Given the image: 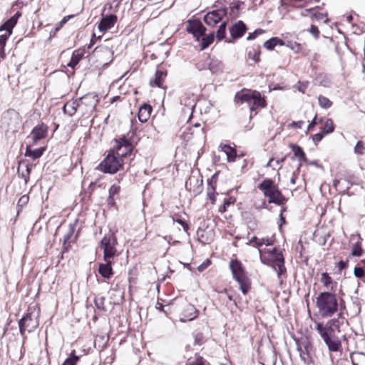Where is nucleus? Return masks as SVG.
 I'll list each match as a JSON object with an SVG mask.
<instances>
[{
    "instance_id": "obj_14",
    "label": "nucleus",
    "mask_w": 365,
    "mask_h": 365,
    "mask_svg": "<svg viewBox=\"0 0 365 365\" xmlns=\"http://www.w3.org/2000/svg\"><path fill=\"white\" fill-rule=\"evenodd\" d=\"M133 150V146L125 138H120L117 142L115 150H113L115 154L123 160V158L127 157L131 154Z\"/></svg>"
},
{
    "instance_id": "obj_3",
    "label": "nucleus",
    "mask_w": 365,
    "mask_h": 365,
    "mask_svg": "<svg viewBox=\"0 0 365 365\" xmlns=\"http://www.w3.org/2000/svg\"><path fill=\"white\" fill-rule=\"evenodd\" d=\"M235 101L241 104L246 103L251 110L266 106L264 99L262 98L260 93L256 91L242 90L236 93Z\"/></svg>"
},
{
    "instance_id": "obj_4",
    "label": "nucleus",
    "mask_w": 365,
    "mask_h": 365,
    "mask_svg": "<svg viewBox=\"0 0 365 365\" xmlns=\"http://www.w3.org/2000/svg\"><path fill=\"white\" fill-rule=\"evenodd\" d=\"M258 188L262 191L265 197H268V202L269 203L281 205L284 202V196L282 194L272 180L269 178L264 179L259 184Z\"/></svg>"
},
{
    "instance_id": "obj_23",
    "label": "nucleus",
    "mask_w": 365,
    "mask_h": 365,
    "mask_svg": "<svg viewBox=\"0 0 365 365\" xmlns=\"http://www.w3.org/2000/svg\"><path fill=\"white\" fill-rule=\"evenodd\" d=\"M166 76L167 73L165 71L157 70L154 78L150 81V85L151 86L161 87Z\"/></svg>"
},
{
    "instance_id": "obj_38",
    "label": "nucleus",
    "mask_w": 365,
    "mask_h": 365,
    "mask_svg": "<svg viewBox=\"0 0 365 365\" xmlns=\"http://www.w3.org/2000/svg\"><path fill=\"white\" fill-rule=\"evenodd\" d=\"M235 201L236 199L234 197H230L225 199L223 205L219 207V212L221 213L225 212L227 207H229L230 205L234 204Z\"/></svg>"
},
{
    "instance_id": "obj_30",
    "label": "nucleus",
    "mask_w": 365,
    "mask_h": 365,
    "mask_svg": "<svg viewBox=\"0 0 365 365\" xmlns=\"http://www.w3.org/2000/svg\"><path fill=\"white\" fill-rule=\"evenodd\" d=\"M292 150L294 153V156L298 158V160L300 163H307L306 155L301 147L297 145H292Z\"/></svg>"
},
{
    "instance_id": "obj_36",
    "label": "nucleus",
    "mask_w": 365,
    "mask_h": 365,
    "mask_svg": "<svg viewBox=\"0 0 365 365\" xmlns=\"http://www.w3.org/2000/svg\"><path fill=\"white\" fill-rule=\"evenodd\" d=\"M334 123H333L332 120L330 118L327 119L324 123V125L323 127L322 132L324 134H329V133H332L334 131Z\"/></svg>"
},
{
    "instance_id": "obj_35",
    "label": "nucleus",
    "mask_w": 365,
    "mask_h": 365,
    "mask_svg": "<svg viewBox=\"0 0 365 365\" xmlns=\"http://www.w3.org/2000/svg\"><path fill=\"white\" fill-rule=\"evenodd\" d=\"M230 11L227 12L231 19H235L239 16L240 4L232 3L230 6Z\"/></svg>"
},
{
    "instance_id": "obj_25",
    "label": "nucleus",
    "mask_w": 365,
    "mask_h": 365,
    "mask_svg": "<svg viewBox=\"0 0 365 365\" xmlns=\"http://www.w3.org/2000/svg\"><path fill=\"white\" fill-rule=\"evenodd\" d=\"M225 68L222 62L218 59H211L209 63V69L212 73H219L223 71Z\"/></svg>"
},
{
    "instance_id": "obj_54",
    "label": "nucleus",
    "mask_w": 365,
    "mask_h": 365,
    "mask_svg": "<svg viewBox=\"0 0 365 365\" xmlns=\"http://www.w3.org/2000/svg\"><path fill=\"white\" fill-rule=\"evenodd\" d=\"M354 274L356 277L361 278L364 275V271L361 267H356L354 268Z\"/></svg>"
},
{
    "instance_id": "obj_63",
    "label": "nucleus",
    "mask_w": 365,
    "mask_h": 365,
    "mask_svg": "<svg viewBox=\"0 0 365 365\" xmlns=\"http://www.w3.org/2000/svg\"><path fill=\"white\" fill-rule=\"evenodd\" d=\"M0 57L3 59L5 58L4 48L0 46Z\"/></svg>"
},
{
    "instance_id": "obj_12",
    "label": "nucleus",
    "mask_w": 365,
    "mask_h": 365,
    "mask_svg": "<svg viewBox=\"0 0 365 365\" xmlns=\"http://www.w3.org/2000/svg\"><path fill=\"white\" fill-rule=\"evenodd\" d=\"M227 15V10L225 7L215 9L207 12L204 16L205 23L209 26H215L217 23L222 21L223 18Z\"/></svg>"
},
{
    "instance_id": "obj_50",
    "label": "nucleus",
    "mask_w": 365,
    "mask_h": 365,
    "mask_svg": "<svg viewBox=\"0 0 365 365\" xmlns=\"http://www.w3.org/2000/svg\"><path fill=\"white\" fill-rule=\"evenodd\" d=\"M321 122H322V118L318 119L317 116L315 115L314 119L312 120V121L308 125L307 130H312L316 125L319 124Z\"/></svg>"
},
{
    "instance_id": "obj_33",
    "label": "nucleus",
    "mask_w": 365,
    "mask_h": 365,
    "mask_svg": "<svg viewBox=\"0 0 365 365\" xmlns=\"http://www.w3.org/2000/svg\"><path fill=\"white\" fill-rule=\"evenodd\" d=\"M318 103L321 108L324 109H328L332 106V102L327 97L324 96H319Z\"/></svg>"
},
{
    "instance_id": "obj_45",
    "label": "nucleus",
    "mask_w": 365,
    "mask_h": 365,
    "mask_svg": "<svg viewBox=\"0 0 365 365\" xmlns=\"http://www.w3.org/2000/svg\"><path fill=\"white\" fill-rule=\"evenodd\" d=\"M80 60V57L78 55H76L74 53H73L70 61L68 63V66L71 68H74L78 63Z\"/></svg>"
},
{
    "instance_id": "obj_9",
    "label": "nucleus",
    "mask_w": 365,
    "mask_h": 365,
    "mask_svg": "<svg viewBox=\"0 0 365 365\" xmlns=\"http://www.w3.org/2000/svg\"><path fill=\"white\" fill-rule=\"evenodd\" d=\"M38 312L35 309L29 312L19 320V331L24 335V331H34L38 327Z\"/></svg>"
},
{
    "instance_id": "obj_17",
    "label": "nucleus",
    "mask_w": 365,
    "mask_h": 365,
    "mask_svg": "<svg viewBox=\"0 0 365 365\" xmlns=\"http://www.w3.org/2000/svg\"><path fill=\"white\" fill-rule=\"evenodd\" d=\"M105 263H101L98 267L99 274L105 279H110L113 275L112 269V264L113 263V259H103Z\"/></svg>"
},
{
    "instance_id": "obj_7",
    "label": "nucleus",
    "mask_w": 365,
    "mask_h": 365,
    "mask_svg": "<svg viewBox=\"0 0 365 365\" xmlns=\"http://www.w3.org/2000/svg\"><path fill=\"white\" fill-rule=\"evenodd\" d=\"M123 165V160L119 158L114 151H112L100 163L99 169L104 173L114 174L119 170Z\"/></svg>"
},
{
    "instance_id": "obj_24",
    "label": "nucleus",
    "mask_w": 365,
    "mask_h": 365,
    "mask_svg": "<svg viewBox=\"0 0 365 365\" xmlns=\"http://www.w3.org/2000/svg\"><path fill=\"white\" fill-rule=\"evenodd\" d=\"M222 150L226 154L228 162L235 161L237 157L236 150L228 145H220Z\"/></svg>"
},
{
    "instance_id": "obj_5",
    "label": "nucleus",
    "mask_w": 365,
    "mask_h": 365,
    "mask_svg": "<svg viewBox=\"0 0 365 365\" xmlns=\"http://www.w3.org/2000/svg\"><path fill=\"white\" fill-rule=\"evenodd\" d=\"M230 267L233 278L239 283L240 289L244 294H246L250 288V282L247 277L242 263L237 259H232L230 262Z\"/></svg>"
},
{
    "instance_id": "obj_27",
    "label": "nucleus",
    "mask_w": 365,
    "mask_h": 365,
    "mask_svg": "<svg viewBox=\"0 0 365 365\" xmlns=\"http://www.w3.org/2000/svg\"><path fill=\"white\" fill-rule=\"evenodd\" d=\"M77 105V101L68 102L64 105L63 110L66 113L68 114L70 116H72L76 113V112L78 109V106Z\"/></svg>"
},
{
    "instance_id": "obj_48",
    "label": "nucleus",
    "mask_w": 365,
    "mask_h": 365,
    "mask_svg": "<svg viewBox=\"0 0 365 365\" xmlns=\"http://www.w3.org/2000/svg\"><path fill=\"white\" fill-rule=\"evenodd\" d=\"M31 170V165H29V164H26V172L25 173L23 172L22 174H21L22 178H24V181H25L26 183L29 180V175H30Z\"/></svg>"
},
{
    "instance_id": "obj_40",
    "label": "nucleus",
    "mask_w": 365,
    "mask_h": 365,
    "mask_svg": "<svg viewBox=\"0 0 365 365\" xmlns=\"http://www.w3.org/2000/svg\"><path fill=\"white\" fill-rule=\"evenodd\" d=\"M215 187L211 184L207 190V196L212 204L215 202Z\"/></svg>"
},
{
    "instance_id": "obj_1",
    "label": "nucleus",
    "mask_w": 365,
    "mask_h": 365,
    "mask_svg": "<svg viewBox=\"0 0 365 365\" xmlns=\"http://www.w3.org/2000/svg\"><path fill=\"white\" fill-rule=\"evenodd\" d=\"M316 306L321 317H331L338 309L336 295L328 292H322L317 297Z\"/></svg>"
},
{
    "instance_id": "obj_56",
    "label": "nucleus",
    "mask_w": 365,
    "mask_h": 365,
    "mask_svg": "<svg viewBox=\"0 0 365 365\" xmlns=\"http://www.w3.org/2000/svg\"><path fill=\"white\" fill-rule=\"evenodd\" d=\"M210 264V261L209 259H206L201 264L197 267V270L199 272H202L205 270L209 265Z\"/></svg>"
},
{
    "instance_id": "obj_55",
    "label": "nucleus",
    "mask_w": 365,
    "mask_h": 365,
    "mask_svg": "<svg viewBox=\"0 0 365 365\" xmlns=\"http://www.w3.org/2000/svg\"><path fill=\"white\" fill-rule=\"evenodd\" d=\"M309 32L314 36L315 38H317L319 36V31L317 28V26L314 25H312L309 29Z\"/></svg>"
},
{
    "instance_id": "obj_16",
    "label": "nucleus",
    "mask_w": 365,
    "mask_h": 365,
    "mask_svg": "<svg viewBox=\"0 0 365 365\" xmlns=\"http://www.w3.org/2000/svg\"><path fill=\"white\" fill-rule=\"evenodd\" d=\"M311 349L312 345L308 341L302 342L298 345L297 350L299 352L300 358L305 364H309L312 361L309 354Z\"/></svg>"
},
{
    "instance_id": "obj_11",
    "label": "nucleus",
    "mask_w": 365,
    "mask_h": 365,
    "mask_svg": "<svg viewBox=\"0 0 365 365\" xmlns=\"http://www.w3.org/2000/svg\"><path fill=\"white\" fill-rule=\"evenodd\" d=\"M21 13L17 11L13 16L0 26V31H4V34L0 35V46L4 48L9 37L12 34V30L16 25Z\"/></svg>"
},
{
    "instance_id": "obj_42",
    "label": "nucleus",
    "mask_w": 365,
    "mask_h": 365,
    "mask_svg": "<svg viewBox=\"0 0 365 365\" xmlns=\"http://www.w3.org/2000/svg\"><path fill=\"white\" fill-rule=\"evenodd\" d=\"M267 245L269 246L273 245V240L270 238H261L259 239V241H257V243L256 245H253V247L259 248L262 245Z\"/></svg>"
},
{
    "instance_id": "obj_6",
    "label": "nucleus",
    "mask_w": 365,
    "mask_h": 365,
    "mask_svg": "<svg viewBox=\"0 0 365 365\" xmlns=\"http://www.w3.org/2000/svg\"><path fill=\"white\" fill-rule=\"evenodd\" d=\"M117 245V238L113 232L110 231L105 234L100 243V247L103 250V259H113L118 255Z\"/></svg>"
},
{
    "instance_id": "obj_2",
    "label": "nucleus",
    "mask_w": 365,
    "mask_h": 365,
    "mask_svg": "<svg viewBox=\"0 0 365 365\" xmlns=\"http://www.w3.org/2000/svg\"><path fill=\"white\" fill-rule=\"evenodd\" d=\"M260 261L262 264L272 265L274 269L278 267V275L285 272L284 259L281 251L274 248L272 250H259Z\"/></svg>"
},
{
    "instance_id": "obj_61",
    "label": "nucleus",
    "mask_w": 365,
    "mask_h": 365,
    "mask_svg": "<svg viewBox=\"0 0 365 365\" xmlns=\"http://www.w3.org/2000/svg\"><path fill=\"white\" fill-rule=\"evenodd\" d=\"M284 160H285V158H282L280 160H277L275 161L276 166H279V168H281V164L284 161Z\"/></svg>"
},
{
    "instance_id": "obj_41",
    "label": "nucleus",
    "mask_w": 365,
    "mask_h": 365,
    "mask_svg": "<svg viewBox=\"0 0 365 365\" xmlns=\"http://www.w3.org/2000/svg\"><path fill=\"white\" fill-rule=\"evenodd\" d=\"M363 252L361 245L360 242H356L353 245L352 250H351V255L360 257L361 256Z\"/></svg>"
},
{
    "instance_id": "obj_53",
    "label": "nucleus",
    "mask_w": 365,
    "mask_h": 365,
    "mask_svg": "<svg viewBox=\"0 0 365 365\" xmlns=\"http://www.w3.org/2000/svg\"><path fill=\"white\" fill-rule=\"evenodd\" d=\"M324 135L325 134L323 132H319V133L312 135V140H313L314 143L315 144H317V143L320 142L322 140V138H324Z\"/></svg>"
},
{
    "instance_id": "obj_34",
    "label": "nucleus",
    "mask_w": 365,
    "mask_h": 365,
    "mask_svg": "<svg viewBox=\"0 0 365 365\" xmlns=\"http://www.w3.org/2000/svg\"><path fill=\"white\" fill-rule=\"evenodd\" d=\"M226 25V21H222L221 24L220 25L216 34V36L218 40H222L225 37Z\"/></svg>"
},
{
    "instance_id": "obj_62",
    "label": "nucleus",
    "mask_w": 365,
    "mask_h": 365,
    "mask_svg": "<svg viewBox=\"0 0 365 365\" xmlns=\"http://www.w3.org/2000/svg\"><path fill=\"white\" fill-rule=\"evenodd\" d=\"M74 17V15H68L64 16L61 20L64 21V23L66 24L70 19Z\"/></svg>"
},
{
    "instance_id": "obj_47",
    "label": "nucleus",
    "mask_w": 365,
    "mask_h": 365,
    "mask_svg": "<svg viewBox=\"0 0 365 365\" xmlns=\"http://www.w3.org/2000/svg\"><path fill=\"white\" fill-rule=\"evenodd\" d=\"M187 365H205V360L201 356H197L190 361Z\"/></svg>"
},
{
    "instance_id": "obj_52",
    "label": "nucleus",
    "mask_w": 365,
    "mask_h": 365,
    "mask_svg": "<svg viewBox=\"0 0 365 365\" xmlns=\"http://www.w3.org/2000/svg\"><path fill=\"white\" fill-rule=\"evenodd\" d=\"M264 31L262 29H257L253 33H250L248 36L247 37V39L248 41H251L255 39L259 34H262Z\"/></svg>"
},
{
    "instance_id": "obj_58",
    "label": "nucleus",
    "mask_w": 365,
    "mask_h": 365,
    "mask_svg": "<svg viewBox=\"0 0 365 365\" xmlns=\"http://www.w3.org/2000/svg\"><path fill=\"white\" fill-rule=\"evenodd\" d=\"M65 24L64 23V21H62L61 20L60 22H58L56 26V28H55V31H59L62 27Z\"/></svg>"
},
{
    "instance_id": "obj_18",
    "label": "nucleus",
    "mask_w": 365,
    "mask_h": 365,
    "mask_svg": "<svg viewBox=\"0 0 365 365\" xmlns=\"http://www.w3.org/2000/svg\"><path fill=\"white\" fill-rule=\"evenodd\" d=\"M48 131V127L46 125L41 124L33 128L31 137L33 143L36 144L38 140L46 138Z\"/></svg>"
},
{
    "instance_id": "obj_29",
    "label": "nucleus",
    "mask_w": 365,
    "mask_h": 365,
    "mask_svg": "<svg viewBox=\"0 0 365 365\" xmlns=\"http://www.w3.org/2000/svg\"><path fill=\"white\" fill-rule=\"evenodd\" d=\"M284 44V43L282 39L277 37H273L264 43V47L271 51L273 50L277 45L283 46Z\"/></svg>"
},
{
    "instance_id": "obj_32",
    "label": "nucleus",
    "mask_w": 365,
    "mask_h": 365,
    "mask_svg": "<svg viewBox=\"0 0 365 365\" xmlns=\"http://www.w3.org/2000/svg\"><path fill=\"white\" fill-rule=\"evenodd\" d=\"M259 54H260V51H259V47L258 46L257 48H250L248 51V53H247V56L249 58L255 61V62H258L259 61Z\"/></svg>"
},
{
    "instance_id": "obj_26",
    "label": "nucleus",
    "mask_w": 365,
    "mask_h": 365,
    "mask_svg": "<svg viewBox=\"0 0 365 365\" xmlns=\"http://www.w3.org/2000/svg\"><path fill=\"white\" fill-rule=\"evenodd\" d=\"M351 360L353 365H365V354L354 352L351 354Z\"/></svg>"
},
{
    "instance_id": "obj_60",
    "label": "nucleus",
    "mask_w": 365,
    "mask_h": 365,
    "mask_svg": "<svg viewBox=\"0 0 365 365\" xmlns=\"http://www.w3.org/2000/svg\"><path fill=\"white\" fill-rule=\"evenodd\" d=\"M273 161H274V159L273 158H270L269 160L268 161V163H267L266 166L267 167H272L273 169H275L276 167L272 165V162Z\"/></svg>"
},
{
    "instance_id": "obj_39",
    "label": "nucleus",
    "mask_w": 365,
    "mask_h": 365,
    "mask_svg": "<svg viewBox=\"0 0 365 365\" xmlns=\"http://www.w3.org/2000/svg\"><path fill=\"white\" fill-rule=\"evenodd\" d=\"M321 282L325 287H329L333 283V280L328 273L323 272L321 277Z\"/></svg>"
},
{
    "instance_id": "obj_21",
    "label": "nucleus",
    "mask_w": 365,
    "mask_h": 365,
    "mask_svg": "<svg viewBox=\"0 0 365 365\" xmlns=\"http://www.w3.org/2000/svg\"><path fill=\"white\" fill-rule=\"evenodd\" d=\"M117 21V16L111 14L103 17L98 24V29L101 31H106L111 29Z\"/></svg>"
},
{
    "instance_id": "obj_46",
    "label": "nucleus",
    "mask_w": 365,
    "mask_h": 365,
    "mask_svg": "<svg viewBox=\"0 0 365 365\" xmlns=\"http://www.w3.org/2000/svg\"><path fill=\"white\" fill-rule=\"evenodd\" d=\"M78 360V357L73 355L72 356L66 359L62 365H76Z\"/></svg>"
},
{
    "instance_id": "obj_57",
    "label": "nucleus",
    "mask_w": 365,
    "mask_h": 365,
    "mask_svg": "<svg viewBox=\"0 0 365 365\" xmlns=\"http://www.w3.org/2000/svg\"><path fill=\"white\" fill-rule=\"evenodd\" d=\"M304 123L303 121L302 120H299V121H297V122H292V125L293 127L296 128H300L302 127V125Z\"/></svg>"
},
{
    "instance_id": "obj_43",
    "label": "nucleus",
    "mask_w": 365,
    "mask_h": 365,
    "mask_svg": "<svg viewBox=\"0 0 365 365\" xmlns=\"http://www.w3.org/2000/svg\"><path fill=\"white\" fill-rule=\"evenodd\" d=\"M104 304H105V297H98L95 298V304L98 309L105 311L106 307L104 306Z\"/></svg>"
},
{
    "instance_id": "obj_49",
    "label": "nucleus",
    "mask_w": 365,
    "mask_h": 365,
    "mask_svg": "<svg viewBox=\"0 0 365 365\" xmlns=\"http://www.w3.org/2000/svg\"><path fill=\"white\" fill-rule=\"evenodd\" d=\"M29 200V197L28 195H22L18 201V206L22 207L23 206L26 205L28 203Z\"/></svg>"
},
{
    "instance_id": "obj_31",
    "label": "nucleus",
    "mask_w": 365,
    "mask_h": 365,
    "mask_svg": "<svg viewBox=\"0 0 365 365\" xmlns=\"http://www.w3.org/2000/svg\"><path fill=\"white\" fill-rule=\"evenodd\" d=\"M45 150V148H38L36 150H31L29 149V146H27L25 155L28 157L32 158L34 160L40 158L42 155L43 151Z\"/></svg>"
},
{
    "instance_id": "obj_37",
    "label": "nucleus",
    "mask_w": 365,
    "mask_h": 365,
    "mask_svg": "<svg viewBox=\"0 0 365 365\" xmlns=\"http://www.w3.org/2000/svg\"><path fill=\"white\" fill-rule=\"evenodd\" d=\"M214 33L210 34L208 36L203 37L202 39V49L207 48L214 41Z\"/></svg>"
},
{
    "instance_id": "obj_59",
    "label": "nucleus",
    "mask_w": 365,
    "mask_h": 365,
    "mask_svg": "<svg viewBox=\"0 0 365 365\" xmlns=\"http://www.w3.org/2000/svg\"><path fill=\"white\" fill-rule=\"evenodd\" d=\"M292 49L295 50L296 52H299L301 50V45L299 43H294V46H292Z\"/></svg>"
},
{
    "instance_id": "obj_15",
    "label": "nucleus",
    "mask_w": 365,
    "mask_h": 365,
    "mask_svg": "<svg viewBox=\"0 0 365 365\" xmlns=\"http://www.w3.org/2000/svg\"><path fill=\"white\" fill-rule=\"evenodd\" d=\"M187 31L198 39L205 34L206 29L200 21L194 20L188 22Z\"/></svg>"
},
{
    "instance_id": "obj_22",
    "label": "nucleus",
    "mask_w": 365,
    "mask_h": 365,
    "mask_svg": "<svg viewBox=\"0 0 365 365\" xmlns=\"http://www.w3.org/2000/svg\"><path fill=\"white\" fill-rule=\"evenodd\" d=\"M152 111V108L148 104H143L142 106L140 107L138 110V120L141 123H145L149 119L150 116V113Z\"/></svg>"
},
{
    "instance_id": "obj_64",
    "label": "nucleus",
    "mask_w": 365,
    "mask_h": 365,
    "mask_svg": "<svg viewBox=\"0 0 365 365\" xmlns=\"http://www.w3.org/2000/svg\"><path fill=\"white\" fill-rule=\"evenodd\" d=\"M257 241H259V238L257 237H253L250 240V243H255L254 245H256L257 243Z\"/></svg>"
},
{
    "instance_id": "obj_10",
    "label": "nucleus",
    "mask_w": 365,
    "mask_h": 365,
    "mask_svg": "<svg viewBox=\"0 0 365 365\" xmlns=\"http://www.w3.org/2000/svg\"><path fill=\"white\" fill-rule=\"evenodd\" d=\"M98 96L95 93H88L78 101V110L83 115L93 113L98 103Z\"/></svg>"
},
{
    "instance_id": "obj_13",
    "label": "nucleus",
    "mask_w": 365,
    "mask_h": 365,
    "mask_svg": "<svg viewBox=\"0 0 365 365\" xmlns=\"http://www.w3.org/2000/svg\"><path fill=\"white\" fill-rule=\"evenodd\" d=\"M346 319L339 314L336 318L330 319L326 324H322V329L327 332L339 334L341 331V329L346 326Z\"/></svg>"
},
{
    "instance_id": "obj_20",
    "label": "nucleus",
    "mask_w": 365,
    "mask_h": 365,
    "mask_svg": "<svg viewBox=\"0 0 365 365\" xmlns=\"http://www.w3.org/2000/svg\"><path fill=\"white\" fill-rule=\"evenodd\" d=\"M198 311L192 304H187L182 313L181 314L180 321L187 322L192 321L195 319L197 316Z\"/></svg>"
},
{
    "instance_id": "obj_44",
    "label": "nucleus",
    "mask_w": 365,
    "mask_h": 365,
    "mask_svg": "<svg viewBox=\"0 0 365 365\" xmlns=\"http://www.w3.org/2000/svg\"><path fill=\"white\" fill-rule=\"evenodd\" d=\"M307 11H309L310 13V16L312 18H314L316 19L322 20L324 22H327V19L326 18V16L323 14L314 12L312 9V10H307Z\"/></svg>"
},
{
    "instance_id": "obj_19",
    "label": "nucleus",
    "mask_w": 365,
    "mask_h": 365,
    "mask_svg": "<svg viewBox=\"0 0 365 365\" xmlns=\"http://www.w3.org/2000/svg\"><path fill=\"white\" fill-rule=\"evenodd\" d=\"M247 31V26L242 21H238L230 29V35L233 38L242 37Z\"/></svg>"
},
{
    "instance_id": "obj_51",
    "label": "nucleus",
    "mask_w": 365,
    "mask_h": 365,
    "mask_svg": "<svg viewBox=\"0 0 365 365\" xmlns=\"http://www.w3.org/2000/svg\"><path fill=\"white\" fill-rule=\"evenodd\" d=\"M364 146L361 141H358L354 147V152L358 154L364 153Z\"/></svg>"
},
{
    "instance_id": "obj_8",
    "label": "nucleus",
    "mask_w": 365,
    "mask_h": 365,
    "mask_svg": "<svg viewBox=\"0 0 365 365\" xmlns=\"http://www.w3.org/2000/svg\"><path fill=\"white\" fill-rule=\"evenodd\" d=\"M316 330L330 351H338L341 349V339L336 334L324 331L322 329V323L319 322L316 324Z\"/></svg>"
},
{
    "instance_id": "obj_28",
    "label": "nucleus",
    "mask_w": 365,
    "mask_h": 365,
    "mask_svg": "<svg viewBox=\"0 0 365 365\" xmlns=\"http://www.w3.org/2000/svg\"><path fill=\"white\" fill-rule=\"evenodd\" d=\"M118 183H119V180H118ZM120 190V187L118 184L114 183L111 185V187L109 189V195L108 198V203L109 205L114 204V200L113 197L115 195H118Z\"/></svg>"
}]
</instances>
